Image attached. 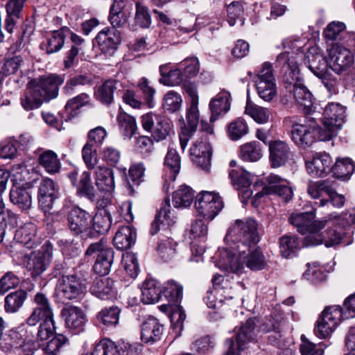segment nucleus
I'll return each instance as SVG.
<instances>
[{
	"mask_svg": "<svg viewBox=\"0 0 355 355\" xmlns=\"http://www.w3.org/2000/svg\"><path fill=\"white\" fill-rule=\"evenodd\" d=\"M25 336L26 331L22 325L8 329L1 337V350L6 354H12Z\"/></svg>",
	"mask_w": 355,
	"mask_h": 355,
	"instance_id": "20",
	"label": "nucleus"
},
{
	"mask_svg": "<svg viewBox=\"0 0 355 355\" xmlns=\"http://www.w3.org/2000/svg\"><path fill=\"white\" fill-rule=\"evenodd\" d=\"M164 331L163 325L155 318L149 317L141 324V340L153 343L160 340Z\"/></svg>",
	"mask_w": 355,
	"mask_h": 355,
	"instance_id": "23",
	"label": "nucleus"
},
{
	"mask_svg": "<svg viewBox=\"0 0 355 355\" xmlns=\"http://www.w3.org/2000/svg\"><path fill=\"white\" fill-rule=\"evenodd\" d=\"M261 155V150L257 142H250L241 146L240 156L245 161L256 162Z\"/></svg>",
	"mask_w": 355,
	"mask_h": 355,
	"instance_id": "58",
	"label": "nucleus"
},
{
	"mask_svg": "<svg viewBox=\"0 0 355 355\" xmlns=\"http://www.w3.org/2000/svg\"><path fill=\"white\" fill-rule=\"evenodd\" d=\"M257 322V320L255 318H249L240 327L236 335V345L234 343L236 353L241 354L249 343L256 340Z\"/></svg>",
	"mask_w": 355,
	"mask_h": 355,
	"instance_id": "17",
	"label": "nucleus"
},
{
	"mask_svg": "<svg viewBox=\"0 0 355 355\" xmlns=\"http://www.w3.org/2000/svg\"><path fill=\"white\" fill-rule=\"evenodd\" d=\"M36 232L37 227L33 223H26L15 232V239L27 248H32L39 243Z\"/></svg>",
	"mask_w": 355,
	"mask_h": 355,
	"instance_id": "33",
	"label": "nucleus"
},
{
	"mask_svg": "<svg viewBox=\"0 0 355 355\" xmlns=\"http://www.w3.org/2000/svg\"><path fill=\"white\" fill-rule=\"evenodd\" d=\"M298 238L295 235H284L279 239V252L285 259L291 258L299 248Z\"/></svg>",
	"mask_w": 355,
	"mask_h": 355,
	"instance_id": "46",
	"label": "nucleus"
},
{
	"mask_svg": "<svg viewBox=\"0 0 355 355\" xmlns=\"http://www.w3.org/2000/svg\"><path fill=\"white\" fill-rule=\"evenodd\" d=\"M225 240L240 245L241 249L255 245L259 241L257 222L252 218L236 220L229 228Z\"/></svg>",
	"mask_w": 355,
	"mask_h": 355,
	"instance_id": "2",
	"label": "nucleus"
},
{
	"mask_svg": "<svg viewBox=\"0 0 355 355\" xmlns=\"http://www.w3.org/2000/svg\"><path fill=\"white\" fill-rule=\"evenodd\" d=\"M119 83L115 80H107L99 87L96 93V98L101 103L110 104L114 98V93L117 90Z\"/></svg>",
	"mask_w": 355,
	"mask_h": 355,
	"instance_id": "47",
	"label": "nucleus"
},
{
	"mask_svg": "<svg viewBox=\"0 0 355 355\" xmlns=\"http://www.w3.org/2000/svg\"><path fill=\"white\" fill-rule=\"evenodd\" d=\"M245 113L259 123H267L270 116V112L268 109L253 105L249 102L247 103L245 107Z\"/></svg>",
	"mask_w": 355,
	"mask_h": 355,
	"instance_id": "60",
	"label": "nucleus"
},
{
	"mask_svg": "<svg viewBox=\"0 0 355 355\" xmlns=\"http://www.w3.org/2000/svg\"><path fill=\"white\" fill-rule=\"evenodd\" d=\"M329 67L340 73L349 68L354 62V55L348 49L339 44H333L329 49Z\"/></svg>",
	"mask_w": 355,
	"mask_h": 355,
	"instance_id": "12",
	"label": "nucleus"
},
{
	"mask_svg": "<svg viewBox=\"0 0 355 355\" xmlns=\"http://www.w3.org/2000/svg\"><path fill=\"white\" fill-rule=\"evenodd\" d=\"M117 121L121 133L125 138H131L137 132V126L135 119L125 112H120Z\"/></svg>",
	"mask_w": 355,
	"mask_h": 355,
	"instance_id": "49",
	"label": "nucleus"
},
{
	"mask_svg": "<svg viewBox=\"0 0 355 355\" xmlns=\"http://www.w3.org/2000/svg\"><path fill=\"white\" fill-rule=\"evenodd\" d=\"M114 252L112 248L105 249L103 254L96 258L94 264V270L100 275H107L114 261Z\"/></svg>",
	"mask_w": 355,
	"mask_h": 355,
	"instance_id": "44",
	"label": "nucleus"
},
{
	"mask_svg": "<svg viewBox=\"0 0 355 355\" xmlns=\"http://www.w3.org/2000/svg\"><path fill=\"white\" fill-rule=\"evenodd\" d=\"M293 94L296 103L306 113L311 112L313 106L312 94L300 80L293 85Z\"/></svg>",
	"mask_w": 355,
	"mask_h": 355,
	"instance_id": "29",
	"label": "nucleus"
},
{
	"mask_svg": "<svg viewBox=\"0 0 355 355\" xmlns=\"http://www.w3.org/2000/svg\"><path fill=\"white\" fill-rule=\"evenodd\" d=\"M161 78L159 82L166 86H177L183 80V75L179 69L171 70L168 64H163L159 67Z\"/></svg>",
	"mask_w": 355,
	"mask_h": 355,
	"instance_id": "42",
	"label": "nucleus"
},
{
	"mask_svg": "<svg viewBox=\"0 0 355 355\" xmlns=\"http://www.w3.org/2000/svg\"><path fill=\"white\" fill-rule=\"evenodd\" d=\"M111 217L110 212L106 209H99L94 216L92 217V230L96 234L107 232L111 227Z\"/></svg>",
	"mask_w": 355,
	"mask_h": 355,
	"instance_id": "38",
	"label": "nucleus"
},
{
	"mask_svg": "<svg viewBox=\"0 0 355 355\" xmlns=\"http://www.w3.org/2000/svg\"><path fill=\"white\" fill-rule=\"evenodd\" d=\"M64 40L65 35L63 31H55L46 35L45 41L41 44V46L48 54L56 53L63 47Z\"/></svg>",
	"mask_w": 355,
	"mask_h": 355,
	"instance_id": "37",
	"label": "nucleus"
},
{
	"mask_svg": "<svg viewBox=\"0 0 355 355\" xmlns=\"http://www.w3.org/2000/svg\"><path fill=\"white\" fill-rule=\"evenodd\" d=\"M121 310L117 306L102 309L97 315V320L107 327H115L119 320Z\"/></svg>",
	"mask_w": 355,
	"mask_h": 355,
	"instance_id": "50",
	"label": "nucleus"
},
{
	"mask_svg": "<svg viewBox=\"0 0 355 355\" xmlns=\"http://www.w3.org/2000/svg\"><path fill=\"white\" fill-rule=\"evenodd\" d=\"M255 245H251L245 249V254H243V264L251 270H261L266 268L268 261L259 247L253 248Z\"/></svg>",
	"mask_w": 355,
	"mask_h": 355,
	"instance_id": "24",
	"label": "nucleus"
},
{
	"mask_svg": "<svg viewBox=\"0 0 355 355\" xmlns=\"http://www.w3.org/2000/svg\"><path fill=\"white\" fill-rule=\"evenodd\" d=\"M320 131L321 128L314 119H307L304 123L293 124L291 138L297 146L306 148L312 145Z\"/></svg>",
	"mask_w": 355,
	"mask_h": 355,
	"instance_id": "8",
	"label": "nucleus"
},
{
	"mask_svg": "<svg viewBox=\"0 0 355 355\" xmlns=\"http://www.w3.org/2000/svg\"><path fill=\"white\" fill-rule=\"evenodd\" d=\"M244 8L240 1H232L227 6V21L232 26L235 25L237 20L241 21V24H243V14Z\"/></svg>",
	"mask_w": 355,
	"mask_h": 355,
	"instance_id": "61",
	"label": "nucleus"
},
{
	"mask_svg": "<svg viewBox=\"0 0 355 355\" xmlns=\"http://www.w3.org/2000/svg\"><path fill=\"white\" fill-rule=\"evenodd\" d=\"M354 171V164L348 158L337 159L334 164L332 163V170L331 173L338 178H348Z\"/></svg>",
	"mask_w": 355,
	"mask_h": 355,
	"instance_id": "54",
	"label": "nucleus"
},
{
	"mask_svg": "<svg viewBox=\"0 0 355 355\" xmlns=\"http://www.w3.org/2000/svg\"><path fill=\"white\" fill-rule=\"evenodd\" d=\"M315 217L313 211L293 213L289 217V222L300 234L311 236L315 234L326 225V220H315Z\"/></svg>",
	"mask_w": 355,
	"mask_h": 355,
	"instance_id": "11",
	"label": "nucleus"
},
{
	"mask_svg": "<svg viewBox=\"0 0 355 355\" xmlns=\"http://www.w3.org/2000/svg\"><path fill=\"white\" fill-rule=\"evenodd\" d=\"M270 161L272 168H279L286 164L292 156L289 145L284 141L274 140L269 143Z\"/></svg>",
	"mask_w": 355,
	"mask_h": 355,
	"instance_id": "18",
	"label": "nucleus"
},
{
	"mask_svg": "<svg viewBox=\"0 0 355 355\" xmlns=\"http://www.w3.org/2000/svg\"><path fill=\"white\" fill-rule=\"evenodd\" d=\"M248 132V126L246 122L241 118L230 123L227 127L228 137L232 141L242 138Z\"/></svg>",
	"mask_w": 355,
	"mask_h": 355,
	"instance_id": "59",
	"label": "nucleus"
},
{
	"mask_svg": "<svg viewBox=\"0 0 355 355\" xmlns=\"http://www.w3.org/2000/svg\"><path fill=\"white\" fill-rule=\"evenodd\" d=\"M186 119L188 127L184 126L180 135V144L182 151H184L192 134L196 130L200 119L198 105H191L187 110Z\"/></svg>",
	"mask_w": 355,
	"mask_h": 355,
	"instance_id": "21",
	"label": "nucleus"
},
{
	"mask_svg": "<svg viewBox=\"0 0 355 355\" xmlns=\"http://www.w3.org/2000/svg\"><path fill=\"white\" fill-rule=\"evenodd\" d=\"M95 184L103 192H111L115 187L114 171L112 168L104 166H97L94 169Z\"/></svg>",
	"mask_w": 355,
	"mask_h": 355,
	"instance_id": "25",
	"label": "nucleus"
},
{
	"mask_svg": "<svg viewBox=\"0 0 355 355\" xmlns=\"http://www.w3.org/2000/svg\"><path fill=\"white\" fill-rule=\"evenodd\" d=\"M39 162L49 173H58L61 168L60 161L53 150L43 152L39 157Z\"/></svg>",
	"mask_w": 355,
	"mask_h": 355,
	"instance_id": "48",
	"label": "nucleus"
},
{
	"mask_svg": "<svg viewBox=\"0 0 355 355\" xmlns=\"http://www.w3.org/2000/svg\"><path fill=\"white\" fill-rule=\"evenodd\" d=\"M27 297V293L23 290H17L9 293L5 297L4 309L6 313H14L23 306Z\"/></svg>",
	"mask_w": 355,
	"mask_h": 355,
	"instance_id": "45",
	"label": "nucleus"
},
{
	"mask_svg": "<svg viewBox=\"0 0 355 355\" xmlns=\"http://www.w3.org/2000/svg\"><path fill=\"white\" fill-rule=\"evenodd\" d=\"M67 220L69 228L74 236L83 239L94 237L91 227L92 216L89 212L78 207H73L68 214Z\"/></svg>",
	"mask_w": 355,
	"mask_h": 355,
	"instance_id": "6",
	"label": "nucleus"
},
{
	"mask_svg": "<svg viewBox=\"0 0 355 355\" xmlns=\"http://www.w3.org/2000/svg\"><path fill=\"white\" fill-rule=\"evenodd\" d=\"M135 26L142 28H148L151 24V17L148 9L140 2L136 3V10L134 18Z\"/></svg>",
	"mask_w": 355,
	"mask_h": 355,
	"instance_id": "63",
	"label": "nucleus"
},
{
	"mask_svg": "<svg viewBox=\"0 0 355 355\" xmlns=\"http://www.w3.org/2000/svg\"><path fill=\"white\" fill-rule=\"evenodd\" d=\"M262 192L267 195L277 194L285 202H288L293 196L290 182L274 173H270L265 178Z\"/></svg>",
	"mask_w": 355,
	"mask_h": 355,
	"instance_id": "14",
	"label": "nucleus"
},
{
	"mask_svg": "<svg viewBox=\"0 0 355 355\" xmlns=\"http://www.w3.org/2000/svg\"><path fill=\"white\" fill-rule=\"evenodd\" d=\"M96 42L103 51L116 49L121 42L120 33L114 28H104L96 37Z\"/></svg>",
	"mask_w": 355,
	"mask_h": 355,
	"instance_id": "35",
	"label": "nucleus"
},
{
	"mask_svg": "<svg viewBox=\"0 0 355 355\" xmlns=\"http://www.w3.org/2000/svg\"><path fill=\"white\" fill-rule=\"evenodd\" d=\"M229 176L232 184L239 188H246L251 184L250 173L243 168H235L230 171Z\"/></svg>",
	"mask_w": 355,
	"mask_h": 355,
	"instance_id": "64",
	"label": "nucleus"
},
{
	"mask_svg": "<svg viewBox=\"0 0 355 355\" xmlns=\"http://www.w3.org/2000/svg\"><path fill=\"white\" fill-rule=\"evenodd\" d=\"M343 318L341 307L335 305L326 307L318 318L328 322L330 327H337Z\"/></svg>",
	"mask_w": 355,
	"mask_h": 355,
	"instance_id": "56",
	"label": "nucleus"
},
{
	"mask_svg": "<svg viewBox=\"0 0 355 355\" xmlns=\"http://www.w3.org/2000/svg\"><path fill=\"white\" fill-rule=\"evenodd\" d=\"M77 192L81 196H86L93 200L96 196V190L91 180V175L88 171H84L79 182L77 184Z\"/></svg>",
	"mask_w": 355,
	"mask_h": 355,
	"instance_id": "51",
	"label": "nucleus"
},
{
	"mask_svg": "<svg viewBox=\"0 0 355 355\" xmlns=\"http://www.w3.org/2000/svg\"><path fill=\"white\" fill-rule=\"evenodd\" d=\"M63 76L51 74L31 80L21 98L22 107L26 110L38 108L44 101L55 98L60 85L64 83Z\"/></svg>",
	"mask_w": 355,
	"mask_h": 355,
	"instance_id": "1",
	"label": "nucleus"
},
{
	"mask_svg": "<svg viewBox=\"0 0 355 355\" xmlns=\"http://www.w3.org/2000/svg\"><path fill=\"white\" fill-rule=\"evenodd\" d=\"M230 94L226 91L220 92L209 103L211 113L210 121H215L220 114H225L230 108Z\"/></svg>",
	"mask_w": 355,
	"mask_h": 355,
	"instance_id": "31",
	"label": "nucleus"
},
{
	"mask_svg": "<svg viewBox=\"0 0 355 355\" xmlns=\"http://www.w3.org/2000/svg\"><path fill=\"white\" fill-rule=\"evenodd\" d=\"M69 347V338L62 334H57L43 347V351L46 355H61Z\"/></svg>",
	"mask_w": 355,
	"mask_h": 355,
	"instance_id": "41",
	"label": "nucleus"
},
{
	"mask_svg": "<svg viewBox=\"0 0 355 355\" xmlns=\"http://www.w3.org/2000/svg\"><path fill=\"white\" fill-rule=\"evenodd\" d=\"M331 187L325 181L312 182L308 186V193L313 198H321L319 202L320 207L328 205L326 200Z\"/></svg>",
	"mask_w": 355,
	"mask_h": 355,
	"instance_id": "40",
	"label": "nucleus"
},
{
	"mask_svg": "<svg viewBox=\"0 0 355 355\" xmlns=\"http://www.w3.org/2000/svg\"><path fill=\"white\" fill-rule=\"evenodd\" d=\"M259 96L265 101H270L277 94L275 83L255 81Z\"/></svg>",
	"mask_w": 355,
	"mask_h": 355,
	"instance_id": "62",
	"label": "nucleus"
},
{
	"mask_svg": "<svg viewBox=\"0 0 355 355\" xmlns=\"http://www.w3.org/2000/svg\"><path fill=\"white\" fill-rule=\"evenodd\" d=\"M161 286L155 279L148 278L142 284L141 300L144 304H154L161 298Z\"/></svg>",
	"mask_w": 355,
	"mask_h": 355,
	"instance_id": "34",
	"label": "nucleus"
},
{
	"mask_svg": "<svg viewBox=\"0 0 355 355\" xmlns=\"http://www.w3.org/2000/svg\"><path fill=\"white\" fill-rule=\"evenodd\" d=\"M194 198L193 189L186 185H182L173 194L172 202L175 208H186L189 207Z\"/></svg>",
	"mask_w": 355,
	"mask_h": 355,
	"instance_id": "43",
	"label": "nucleus"
},
{
	"mask_svg": "<svg viewBox=\"0 0 355 355\" xmlns=\"http://www.w3.org/2000/svg\"><path fill=\"white\" fill-rule=\"evenodd\" d=\"M232 248L233 251L228 248L219 249L217 266L227 272L241 274L244 270L243 254H245V249H241L240 245Z\"/></svg>",
	"mask_w": 355,
	"mask_h": 355,
	"instance_id": "9",
	"label": "nucleus"
},
{
	"mask_svg": "<svg viewBox=\"0 0 355 355\" xmlns=\"http://www.w3.org/2000/svg\"><path fill=\"white\" fill-rule=\"evenodd\" d=\"M53 257V246L46 242L37 251L26 254L24 263L33 277L41 275L48 268Z\"/></svg>",
	"mask_w": 355,
	"mask_h": 355,
	"instance_id": "5",
	"label": "nucleus"
},
{
	"mask_svg": "<svg viewBox=\"0 0 355 355\" xmlns=\"http://www.w3.org/2000/svg\"><path fill=\"white\" fill-rule=\"evenodd\" d=\"M194 207L200 216L210 221L223 209L224 203L218 193L203 191L197 195Z\"/></svg>",
	"mask_w": 355,
	"mask_h": 355,
	"instance_id": "4",
	"label": "nucleus"
},
{
	"mask_svg": "<svg viewBox=\"0 0 355 355\" xmlns=\"http://www.w3.org/2000/svg\"><path fill=\"white\" fill-rule=\"evenodd\" d=\"M346 108L338 103H331L326 105L322 120L324 135L320 138L323 140H330L336 136L345 123Z\"/></svg>",
	"mask_w": 355,
	"mask_h": 355,
	"instance_id": "3",
	"label": "nucleus"
},
{
	"mask_svg": "<svg viewBox=\"0 0 355 355\" xmlns=\"http://www.w3.org/2000/svg\"><path fill=\"white\" fill-rule=\"evenodd\" d=\"M58 198V189L54 182L49 178L43 179L38 189L40 206L45 211L51 209Z\"/></svg>",
	"mask_w": 355,
	"mask_h": 355,
	"instance_id": "22",
	"label": "nucleus"
},
{
	"mask_svg": "<svg viewBox=\"0 0 355 355\" xmlns=\"http://www.w3.org/2000/svg\"><path fill=\"white\" fill-rule=\"evenodd\" d=\"M119 349L114 342L108 338H103L96 343L91 355H117Z\"/></svg>",
	"mask_w": 355,
	"mask_h": 355,
	"instance_id": "57",
	"label": "nucleus"
},
{
	"mask_svg": "<svg viewBox=\"0 0 355 355\" xmlns=\"http://www.w3.org/2000/svg\"><path fill=\"white\" fill-rule=\"evenodd\" d=\"M35 308L26 322L29 326L36 325L42 319L53 318V313L47 297L41 293H37L34 299Z\"/></svg>",
	"mask_w": 355,
	"mask_h": 355,
	"instance_id": "19",
	"label": "nucleus"
},
{
	"mask_svg": "<svg viewBox=\"0 0 355 355\" xmlns=\"http://www.w3.org/2000/svg\"><path fill=\"white\" fill-rule=\"evenodd\" d=\"M182 102V98L179 93L169 91L163 98L162 107L166 112L174 113L181 109Z\"/></svg>",
	"mask_w": 355,
	"mask_h": 355,
	"instance_id": "55",
	"label": "nucleus"
},
{
	"mask_svg": "<svg viewBox=\"0 0 355 355\" xmlns=\"http://www.w3.org/2000/svg\"><path fill=\"white\" fill-rule=\"evenodd\" d=\"M166 170H169L170 179L175 181L180 169V157L176 150L170 148L168 150L164 162Z\"/></svg>",
	"mask_w": 355,
	"mask_h": 355,
	"instance_id": "53",
	"label": "nucleus"
},
{
	"mask_svg": "<svg viewBox=\"0 0 355 355\" xmlns=\"http://www.w3.org/2000/svg\"><path fill=\"white\" fill-rule=\"evenodd\" d=\"M136 232L130 226H123L119 229L114 237L115 246L121 250L128 249L135 243Z\"/></svg>",
	"mask_w": 355,
	"mask_h": 355,
	"instance_id": "36",
	"label": "nucleus"
},
{
	"mask_svg": "<svg viewBox=\"0 0 355 355\" xmlns=\"http://www.w3.org/2000/svg\"><path fill=\"white\" fill-rule=\"evenodd\" d=\"M175 223V216L171 214L169 200L166 199L165 203L160 209L155 219L151 224L150 233L155 235L160 229V225L169 227Z\"/></svg>",
	"mask_w": 355,
	"mask_h": 355,
	"instance_id": "32",
	"label": "nucleus"
},
{
	"mask_svg": "<svg viewBox=\"0 0 355 355\" xmlns=\"http://www.w3.org/2000/svg\"><path fill=\"white\" fill-rule=\"evenodd\" d=\"M156 125L153 130L152 137L157 141H162L170 134L173 128L172 121L162 116L157 117Z\"/></svg>",
	"mask_w": 355,
	"mask_h": 355,
	"instance_id": "52",
	"label": "nucleus"
},
{
	"mask_svg": "<svg viewBox=\"0 0 355 355\" xmlns=\"http://www.w3.org/2000/svg\"><path fill=\"white\" fill-rule=\"evenodd\" d=\"M308 67L317 77L323 79L327 75L328 64L324 56L317 49H311L306 56Z\"/></svg>",
	"mask_w": 355,
	"mask_h": 355,
	"instance_id": "27",
	"label": "nucleus"
},
{
	"mask_svg": "<svg viewBox=\"0 0 355 355\" xmlns=\"http://www.w3.org/2000/svg\"><path fill=\"white\" fill-rule=\"evenodd\" d=\"M333 159L329 154L317 153L311 160L306 161L307 172L312 177L322 178L331 173Z\"/></svg>",
	"mask_w": 355,
	"mask_h": 355,
	"instance_id": "16",
	"label": "nucleus"
},
{
	"mask_svg": "<svg viewBox=\"0 0 355 355\" xmlns=\"http://www.w3.org/2000/svg\"><path fill=\"white\" fill-rule=\"evenodd\" d=\"M285 51L280 53L277 58V62L283 67H287L295 72L298 69L297 59L302 57L298 53L302 49V43L299 40L287 38L283 42Z\"/></svg>",
	"mask_w": 355,
	"mask_h": 355,
	"instance_id": "15",
	"label": "nucleus"
},
{
	"mask_svg": "<svg viewBox=\"0 0 355 355\" xmlns=\"http://www.w3.org/2000/svg\"><path fill=\"white\" fill-rule=\"evenodd\" d=\"M10 201L21 210L31 207L32 197L28 190L24 187H13L10 192Z\"/></svg>",
	"mask_w": 355,
	"mask_h": 355,
	"instance_id": "39",
	"label": "nucleus"
},
{
	"mask_svg": "<svg viewBox=\"0 0 355 355\" xmlns=\"http://www.w3.org/2000/svg\"><path fill=\"white\" fill-rule=\"evenodd\" d=\"M85 291V285L77 276L64 275L56 286L55 295L59 302L65 303L78 298Z\"/></svg>",
	"mask_w": 355,
	"mask_h": 355,
	"instance_id": "7",
	"label": "nucleus"
},
{
	"mask_svg": "<svg viewBox=\"0 0 355 355\" xmlns=\"http://www.w3.org/2000/svg\"><path fill=\"white\" fill-rule=\"evenodd\" d=\"M190 155L194 164L205 171H209L212 150L207 135H202L195 141L190 149Z\"/></svg>",
	"mask_w": 355,
	"mask_h": 355,
	"instance_id": "13",
	"label": "nucleus"
},
{
	"mask_svg": "<svg viewBox=\"0 0 355 355\" xmlns=\"http://www.w3.org/2000/svg\"><path fill=\"white\" fill-rule=\"evenodd\" d=\"M91 292L102 300L113 298L116 295L114 282L108 277L96 278L91 287Z\"/></svg>",
	"mask_w": 355,
	"mask_h": 355,
	"instance_id": "30",
	"label": "nucleus"
},
{
	"mask_svg": "<svg viewBox=\"0 0 355 355\" xmlns=\"http://www.w3.org/2000/svg\"><path fill=\"white\" fill-rule=\"evenodd\" d=\"M351 232L344 233L337 229L329 228L324 233H320L319 231L315 234L306 236L303 241V245L306 247H310L323 243L327 248L334 247L341 243L349 245L352 241H345V239Z\"/></svg>",
	"mask_w": 355,
	"mask_h": 355,
	"instance_id": "10",
	"label": "nucleus"
},
{
	"mask_svg": "<svg viewBox=\"0 0 355 355\" xmlns=\"http://www.w3.org/2000/svg\"><path fill=\"white\" fill-rule=\"evenodd\" d=\"M68 329L80 331L85 324L86 318L83 311L77 306H70L62 311Z\"/></svg>",
	"mask_w": 355,
	"mask_h": 355,
	"instance_id": "28",
	"label": "nucleus"
},
{
	"mask_svg": "<svg viewBox=\"0 0 355 355\" xmlns=\"http://www.w3.org/2000/svg\"><path fill=\"white\" fill-rule=\"evenodd\" d=\"M130 15V12L126 8L125 0H113L109 15V21L113 28H120L125 25Z\"/></svg>",
	"mask_w": 355,
	"mask_h": 355,
	"instance_id": "26",
	"label": "nucleus"
}]
</instances>
